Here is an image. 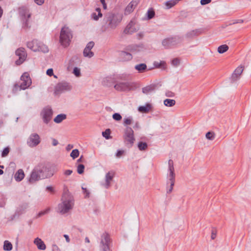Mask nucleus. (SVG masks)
<instances>
[{"instance_id": "7", "label": "nucleus", "mask_w": 251, "mask_h": 251, "mask_svg": "<svg viewBox=\"0 0 251 251\" xmlns=\"http://www.w3.org/2000/svg\"><path fill=\"white\" fill-rule=\"evenodd\" d=\"M124 140L125 143L128 147H131L134 144L135 138L134 136V131L131 127H127L125 130L124 134Z\"/></svg>"}, {"instance_id": "59", "label": "nucleus", "mask_w": 251, "mask_h": 251, "mask_svg": "<svg viewBox=\"0 0 251 251\" xmlns=\"http://www.w3.org/2000/svg\"><path fill=\"white\" fill-rule=\"evenodd\" d=\"M47 212V210L46 211H42V212H40V213H39L38 214V216L40 217V216H41L44 214H45Z\"/></svg>"}, {"instance_id": "15", "label": "nucleus", "mask_w": 251, "mask_h": 251, "mask_svg": "<svg viewBox=\"0 0 251 251\" xmlns=\"http://www.w3.org/2000/svg\"><path fill=\"white\" fill-rule=\"evenodd\" d=\"M139 29L138 27L136 25L134 20H132L127 25L124 32L126 34H132L136 32Z\"/></svg>"}, {"instance_id": "10", "label": "nucleus", "mask_w": 251, "mask_h": 251, "mask_svg": "<svg viewBox=\"0 0 251 251\" xmlns=\"http://www.w3.org/2000/svg\"><path fill=\"white\" fill-rule=\"evenodd\" d=\"M71 85L67 82H63L57 84L54 88V93L56 95L59 94L65 91H68L72 89Z\"/></svg>"}, {"instance_id": "55", "label": "nucleus", "mask_w": 251, "mask_h": 251, "mask_svg": "<svg viewBox=\"0 0 251 251\" xmlns=\"http://www.w3.org/2000/svg\"><path fill=\"white\" fill-rule=\"evenodd\" d=\"M34 1L38 5H41L44 2V0H34Z\"/></svg>"}, {"instance_id": "60", "label": "nucleus", "mask_w": 251, "mask_h": 251, "mask_svg": "<svg viewBox=\"0 0 251 251\" xmlns=\"http://www.w3.org/2000/svg\"><path fill=\"white\" fill-rule=\"evenodd\" d=\"M64 237H65L66 241L68 243L70 242V239L69 236L68 235L65 234L64 235Z\"/></svg>"}, {"instance_id": "1", "label": "nucleus", "mask_w": 251, "mask_h": 251, "mask_svg": "<svg viewBox=\"0 0 251 251\" xmlns=\"http://www.w3.org/2000/svg\"><path fill=\"white\" fill-rule=\"evenodd\" d=\"M168 169L167 174V181L166 186V193L167 194L172 193L175 183V173L174 166V162L172 159L168 161Z\"/></svg>"}, {"instance_id": "26", "label": "nucleus", "mask_w": 251, "mask_h": 251, "mask_svg": "<svg viewBox=\"0 0 251 251\" xmlns=\"http://www.w3.org/2000/svg\"><path fill=\"white\" fill-rule=\"evenodd\" d=\"M135 69L139 73H142L146 71L147 66L145 63H140L137 64L134 67Z\"/></svg>"}, {"instance_id": "43", "label": "nucleus", "mask_w": 251, "mask_h": 251, "mask_svg": "<svg viewBox=\"0 0 251 251\" xmlns=\"http://www.w3.org/2000/svg\"><path fill=\"white\" fill-rule=\"evenodd\" d=\"M205 136H206V138L207 139H209V140H213L214 139V138H215L214 133L213 132H208L206 134Z\"/></svg>"}, {"instance_id": "39", "label": "nucleus", "mask_w": 251, "mask_h": 251, "mask_svg": "<svg viewBox=\"0 0 251 251\" xmlns=\"http://www.w3.org/2000/svg\"><path fill=\"white\" fill-rule=\"evenodd\" d=\"M109 77L108 76L103 77L101 80V83L104 86H107L109 82Z\"/></svg>"}, {"instance_id": "21", "label": "nucleus", "mask_w": 251, "mask_h": 251, "mask_svg": "<svg viewBox=\"0 0 251 251\" xmlns=\"http://www.w3.org/2000/svg\"><path fill=\"white\" fill-rule=\"evenodd\" d=\"M33 243L36 246L37 249L40 250H45L46 246L41 239L37 237L34 239Z\"/></svg>"}, {"instance_id": "48", "label": "nucleus", "mask_w": 251, "mask_h": 251, "mask_svg": "<svg viewBox=\"0 0 251 251\" xmlns=\"http://www.w3.org/2000/svg\"><path fill=\"white\" fill-rule=\"evenodd\" d=\"M164 61H160V62H155L154 63V65L156 68H160L162 65H163L164 64Z\"/></svg>"}, {"instance_id": "46", "label": "nucleus", "mask_w": 251, "mask_h": 251, "mask_svg": "<svg viewBox=\"0 0 251 251\" xmlns=\"http://www.w3.org/2000/svg\"><path fill=\"white\" fill-rule=\"evenodd\" d=\"M9 152V148L8 147H6L4 149L2 152L1 156L2 157L6 156Z\"/></svg>"}, {"instance_id": "58", "label": "nucleus", "mask_w": 251, "mask_h": 251, "mask_svg": "<svg viewBox=\"0 0 251 251\" xmlns=\"http://www.w3.org/2000/svg\"><path fill=\"white\" fill-rule=\"evenodd\" d=\"M73 148V145H71V144H69L67 147H66V150L67 151H69L70 150H71L72 148Z\"/></svg>"}, {"instance_id": "51", "label": "nucleus", "mask_w": 251, "mask_h": 251, "mask_svg": "<svg viewBox=\"0 0 251 251\" xmlns=\"http://www.w3.org/2000/svg\"><path fill=\"white\" fill-rule=\"evenodd\" d=\"M211 1V0H201V5H205L209 3Z\"/></svg>"}, {"instance_id": "2", "label": "nucleus", "mask_w": 251, "mask_h": 251, "mask_svg": "<svg viewBox=\"0 0 251 251\" xmlns=\"http://www.w3.org/2000/svg\"><path fill=\"white\" fill-rule=\"evenodd\" d=\"M74 205L73 198L68 193H64L62 198V202L58 206V211L62 214L67 213L72 208Z\"/></svg>"}, {"instance_id": "3", "label": "nucleus", "mask_w": 251, "mask_h": 251, "mask_svg": "<svg viewBox=\"0 0 251 251\" xmlns=\"http://www.w3.org/2000/svg\"><path fill=\"white\" fill-rule=\"evenodd\" d=\"M73 37L71 30L67 26H63L61 30L59 42L62 46L67 47L70 45Z\"/></svg>"}, {"instance_id": "18", "label": "nucleus", "mask_w": 251, "mask_h": 251, "mask_svg": "<svg viewBox=\"0 0 251 251\" xmlns=\"http://www.w3.org/2000/svg\"><path fill=\"white\" fill-rule=\"evenodd\" d=\"M114 88L118 91H126L130 89L131 84L128 82H122L117 83Z\"/></svg>"}, {"instance_id": "57", "label": "nucleus", "mask_w": 251, "mask_h": 251, "mask_svg": "<svg viewBox=\"0 0 251 251\" xmlns=\"http://www.w3.org/2000/svg\"><path fill=\"white\" fill-rule=\"evenodd\" d=\"M100 0V2H101L102 5H103V8L104 9H106V3L105 2V0Z\"/></svg>"}, {"instance_id": "33", "label": "nucleus", "mask_w": 251, "mask_h": 251, "mask_svg": "<svg viewBox=\"0 0 251 251\" xmlns=\"http://www.w3.org/2000/svg\"><path fill=\"white\" fill-rule=\"evenodd\" d=\"M13 246L12 244L8 241H5L3 245V250L4 251H10L12 249Z\"/></svg>"}, {"instance_id": "23", "label": "nucleus", "mask_w": 251, "mask_h": 251, "mask_svg": "<svg viewBox=\"0 0 251 251\" xmlns=\"http://www.w3.org/2000/svg\"><path fill=\"white\" fill-rule=\"evenodd\" d=\"M122 19V15L120 13L113 14L111 17V26L112 25H115L119 23Z\"/></svg>"}, {"instance_id": "31", "label": "nucleus", "mask_w": 251, "mask_h": 251, "mask_svg": "<svg viewBox=\"0 0 251 251\" xmlns=\"http://www.w3.org/2000/svg\"><path fill=\"white\" fill-rule=\"evenodd\" d=\"M176 104V101L172 99H166L164 100V104L168 107H172Z\"/></svg>"}, {"instance_id": "27", "label": "nucleus", "mask_w": 251, "mask_h": 251, "mask_svg": "<svg viewBox=\"0 0 251 251\" xmlns=\"http://www.w3.org/2000/svg\"><path fill=\"white\" fill-rule=\"evenodd\" d=\"M66 115L64 114H60L56 116L54 118L53 121L55 123L59 124L62 122L65 119H66Z\"/></svg>"}, {"instance_id": "22", "label": "nucleus", "mask_w": 251, "mask_h": 251, "mask_svg": "<svg viewBox=\"0 0 251 251\" xmlns=\"http://www.w3.org/2000/svg\"><path fill=\"white\" fill-rule=\"evenodd\" d=\"M202 33V30L201 29H196L189 31L186 34V37L188 38H192L194 37L199 36Z\"/></svg>"}, {"instance_id": "8", "label": "nucleus", "mask_w": 251, "mask_h": 251, "mask_svg": "<svg viewBox=\"0 0 251 251\" xmlns=\"http://www.w3.org/2000/svg\"><path fill=\"white\" fill-rule=\"evenodd\" d=\"M181 42V39L178 36L171 37L164 39L162 42V46L166 49L172 48Z\"/></svg>"}, {"instance_id": "24", "label": "nucleus", "mask_w": 251, "mask_h": 251, "mask_svg": "<svg viewBox=\"0 0 251 251\" xmlns=\"http://www.w3.org/2000/svg\"><path fill=\"white\" fill-rule=\"evenodd\" d=\"M143 49V46L140 45H132L128 47V50L132 52H138L142 51Z\"/></svg>"}, {"instance_id": "9", "label": "nucleus", "mask_w": 251, "mask_h": 251, "mask_svg": "<svg viewBox=\"0 0 251 251\" xmlns=\"http://www.w3.org/2000/svg\"><path fill=\"white\" fill-rule=\"evenodd\" d=\"M42 174L43 170L41 167H37L35 168L31 174L29 179V182L31 183H33L39 180L40 179Z\"/></svg>"}, {"instance_id": "32", "label": "nucleus", "mask_w": 251, "mask_h": 251, "mask_svg": "<svg viewBox=\"0 0 251 251\" xmlns=\"http://www.w3.org/2000/svg\"><path fill=\"white\" fill-rule=\"evenodd\" d=\"M228 50V47L227 45L225 44L220 46L218 48V52L219 53H224Z\"/></svg>"}, {"instance_id": "13", "label": "nucleus", "mask_w": 251, "mask_h": 251, "mask_svg": "<svg viewBox=\"0 0 251 251\" xmlns=\"http://www.w3.org/2000/svg\"><path fill=\"white\" fill-rule=\"evenodd\" d=\"M40 143V138L37 133L31 134L27 140V145L30 147L37 146Z\"/></svg>"}, {"instance_id": "45", "label": "nucleus", "mask_w": 251, "mask_h": 251, "mask_svg": "<svg viewBox=\"0 0 251 251\" xmlns=\"http://www.w3.org/2000/svg\"><path fill=\"white\" fill-rule=\"evenodd\" d=\"M112 117L114 120L119 121L121 120L122 117L121 115L119 113H115L113 115Z\"/></svg>"}, {"instance_id": "12", "label": "nucleus", "mask_w": 251, "mask_h": 251, "mask_svg": "<svg viewBox=\"0 0 251 251\" xmlns=\"http://www.w3.org/2000/svg\"><path fill=\"white\" fill-rule=\"evenodd\" d=\"M110 236L108 233L103 234L101 237L100 247L103 251H109V250Z\"/></svg>"}, {"instance_id": "44", "label": "nucleus", "mask_w": 251, "mask_h": 251, "mask_svg": "<svg viewBox=\"0 0 251 251\" xmlns=\"http://www.w3.org/2000/svg\"><path fill=\"white\" fill-rule=\"evenodd\" d=\"M84 166L82 164H79L77 167V172L79 174H82L84 172Z\"/></svg>"}, {"instance_id": "62", "label": "nucleus", "mask_w": 251, "mask_h": 251, "mask_svg": "<svg viewBox=\"0 0 251 251\" xmlns=\"http://www.w3.org/2000/svg\"><path fill=\"white\" fill-rule=\"evenodd\" d=\"M211 237L212 239H214L216 237V234L214 233V232H212Z\"/></svg>"}, {"instance_id": "52", "label": "nucleus", "mask_w": 251, "mask_h": 251, "mask_svg": "<svg viewBox=\"0 0 251 251\" xmlns=\"http://www.w3.org/2000/svg\"><path fill=\"white\" fill-rule=\"evenodd\" d=\"M124 151H118L116 153V156L117 157H120L123 154Z\"/></svg>"}, {"instance_id": "17", "label": "nucleus", "mask_w": 251, "mask_h": 251, "mask_svg": "<svg viewBox=\"0 0 251 251\" xmlns=\"http://www.w3.org/2000/svg\"><path fill=\"white\" fill-rule=\"evenodd\" d=\"M140 0H132L126 7L125 14L128 15L133 11L134 9L139 3Z\"/></svg>"}, {"instance_id": "4", "label": "nucleus", "mask_w": 251, "mask_h": 251, "mask_svg": "<svg viewBox=\"0 0 251 251\" xmlns=\"http://www.w3.org/2000/svg\"><path fill=\"white\" fill-rule=\"evenodd\" d=\"M21 83L15 84L13 91L16 93L21 90H25L29 87L31 84V79L27 73H25L21 77Z\"/></svg>"}, {"instance_id": "38", "label": "nucleus", "mask_w": 251, "mask_h": 251, "mask_svg": "<svg viewBox=\"0 0 251 251\" xmlns=\"http://www.w3.org/2000/svg\"><path fill=\"white\" fill-rule=\"evenodd\" d=\"M96 10L98 12V16H97L96 13H93L92 16L94 20H97L99 19V17H101L102 16V14L100 12V8H96Z\"/></svg>"}, {"instance_id": "14", "label": "nucleus", "mask_w": 251, "mask_h": 251, "mask_svg": "<svg viewBox=\"0 0 251 251\" xmlns=\"http://www.w3.org/2000/svg\"><path fill=\"white\" fill-rule=\"evenodd\" d=\"M16 54L19 57V59L16 61L17 65L22 64L26 59L27 55L24 48H21L17 50Z\"/></svg>"}, {"instance_id": "40", "label": "nucleus", "mask_w": 251, "mask_h": 251, "mask_svg": "<svg viewBox=\"0 0 251 251\" xmlns=\"http://www.w3.org/2000/svg\"><path fill=\"white\" fill-rule=\"evenodd\" d=\"M102 135L106 139L110 138V129H106L104 131L102 132Z\"/></svg>"}, {"instance_id": "11", "label": "nucleus", "mask_w": 251, "mask_h": 251, "mask_svg": "<svg viewBox=\"0 0 251 251\" xmlns=\"http://www.w3.org/2000/svg\"><path fill=\"white\" fill-rule=\"evenodd\" d=\"M41 115L44 122L48 124L52 118V109L49 107H45L42 110Z\"/></svg>"}, {"instance_id": "63", "label": "nucleus", "mask_w": 251, "mask_h": 251, "mask_svg": "<svg viewBox=\"0 0 251 251\" xmlns=\"http://www.w3.org/2000/svg\"><path fill=\"white\" fill-rule=\"evenodd\" d=\"M3 13V10L1 8V6H0V18L2 16Z\"/></svg>"}, {"instance_id": "54", "label": "nucleus", "mask_w": 251, "mask_h": 251, "mask_svg": "<svg viewBox=\"0 0 251 251\" xmlns=\"http://www.w3.org/2000/svg\"><path fill=\"white\" fill-rule=\"evenodd\" d=\"M84 193L85 194V197H88L89 196V192L86 189V188H84L83 187L82 188Z\"/></svg>"}, {"instance_id": "47", "label": "nucleus", "mask_w": 251, "mask_h": 251, "mask_svg": "<svg viewBox=\"0 0 251 251\" xmlns=\"http://www.w3.org/2000/svg\"><path fill=\"white\" fill-rule=\"evenodd\" d=\"M74 74L77 77H79L80 75V70L79 68L75 67L73 70Z\"/></svg>"}, {"instance_id": "64", "label": "nucleus", "mask_w": 251, "mask_h": 251, "mask_svg": "<svg viewBox=\"0 0 251 251\" xmlns=\"http://www.w3.org/2000/svg\"><path fill=\"white\" fill-rule=\"evenodd\" d=\"M85 241L86 243H90V240L88 237H86L85 239Z\"/></svg>"}, {"instance_id": "42", "label": "nucleus", "mask_w": 251, "mask_h": 251, "mask_svg": "<svg viewBox=\"0 0 251 251\" xmlns=\"http://www.w3.org/2000/svg\"><path fill=\"white\" fill-rule=\"evenodd\" d=\"M155 15L154 11L152 9H149L147 12V16L148 19H152Z\"/></svg>"}, {"instance_id": "19", "label": "nucleus", "mask_w": 251, "mask_h": 251, "mask_svg": "<svg viewBox=\"0 0 251 251\" xmlns=\"http://www.w3.org/2000/svg\"><path fill=\"white\" fill-rule=\"evenodd\" d=\"M119 58L120 61L123 62L129 61L132 60V54L126 51H121L119 54Z\"/></svg>"}, {"instance_id": "41", "label": "nucleus", "mask_w": 251, "mask_h": 251, "mask_svg": "<svg viewBox=\"0 0 251 251\" xmlns=\"http://www.w3.org/2000/svg\"><path fill=\"white\" fill-rule=\"evenodd\" d=\"M180 63V60L178 58H174L172 61V65L174 67L178 66Z\"/></svg>"}, {"instance_id": "56", "label": "nucleus", "mask_w": 251, "mask_h": 251, "mask_svg": "<svg viewBox=\"0 0 251 251\" xmlns=\"http://www.w3.org/2000/svg\"><path fill=\"white\" fill-rule=\"evenodd\" d=\"M58 144V142L57 140L55 139H52V145L54 146H56Z\"/></svg>"}, {"instance_id": "37", "label": "nucleus", "mask_w": 251, "mask_h": 251, "mask_svg": "<svg viewBox=\"0 0 251 251\" xmlns=\"http://www.w3.org/2000/svg\"><path fill=\"white\" fill-rule=\"evenodd\" d=\"M79 154V151L77 149L73 150L72 152L70 154V156L73 158V159H75L77 158Z\"/></svg>"}, {"instance_id": "34", "label": "nucleus", "mask_w": 251, "mask_h": 251, "mask_svg": "<svg viewBox=\"0 0 251 251\" xmlns=\"http://www.w3.org/2000/svg\"><path fill=\"white\" fill-rule=\"evenodd\" d=\"M176 4L175 0H170L165 2V5L166 6V9H167L171 8Z\"/></svg>"}, {"instance_id": "61", "label": "nucleus", "mask_w": 251, "mask_h": 251, "mask_svg": "<svg viewBox=\"0 0 251 251\" xmlns=\"http://www.w3.org/2000/svg\"><path fill=\"white\" fill-rule=\"evenodd\" d=\"M139 125L138 123L136 122L134 126V128H139Z\"/></svg>"}, {"instance_id": "53", "label": "nucleus", "mask_w": 251, "mask_h": 251, "mask_svg": "<svg viewBox=\"0 0 251 251\" xmlns=\"http://www.w3.org/2000/svg\"><path fill=\"white\" fill-rule=\"evenodd\" d=\"M166 95L168 97H173L174 96V93L171 91H168L166 92Z\"/></svg>"}, {"instance_id": "25", "label": "nucleus", "mask_w": 251, "mask_h": 251, "mask_svg": "<svg viewBox=\"0 0 251 251\" xmlns=\"http://www.w3.org/2000/svg\"><path fill=\"white\" fill-rule=\"evenodd\" d=\"M24 177L25 174L22 169L18 170L14 175V178L18 182L21 181Z\"/></svg>"}, {"instance_id": "6", "label": "nucleus", "mask_w": 251, "mask_h": 251, "mask_svg": "<svg viewBox=\"0 0 251 251\" xmlns=\"http://www.w3.org/2000/svg\"><path fill=\"white\" fill-rule=\"evenodd\" d=\"M19 12L23 22V26L24 28L30 27L29 18L31 13L28 9L25 7H22L19 9Z\"/></svg>"}, {"instance_id": "5", "label": "nucleus", "mask_w": 251, "mask_h": 251, "mask_svg": "<svg viewBox=\"0 0 251 251\" xmlns=\"http://www.w3.org/2000/svg\"><path fill=\"white\" fill-rule=\"evenodd\" d=\"M27 46L33 51L47 52L49 50L47 46L37 40H33L30 42H28L27 44Z\"/></svg>"}, {"instance_id": "36", "label": "nucleus", "mask_w": 251, "mask_h": 251, "mask_svg": "<svg viewBox=\"0 0 251 251\" xmlns=\"http://www.w3.org/2000/svg\"><path fill=\"white\" fill-rule=\"evenodd\" d=\"M133 122V119L131 117L125 118L124 119V125L125 126L130 125Z\"/></svg>"}, {"instance_id": "29", "label": "nucleus", "mask_w": 251, "mask_h": 251, "mask_svg": "<svg viewBox=\"0 0 251 251\" xmlns=\"http://www.w3.org/2000/svg\"><path fill=\"white\" fill-rule=\"evenodd\" d=\"M151 108V105L148 104L145 106H141L139 107L138 110L140 112L147 113L150 111Z\"/></svg>"}, {"instance_id": "50", "label": "nucleus", "mask_w": 251, "mask_h": 251, "mask_svg": "<svg viewBox=\"0 0 251 251\" xmlns=\"http://www.w3.org/2000/svg\"><path fill=\"white\" fill-rule=\"evenodd\" d=\"M47 75H49V76H52L53 75V69H49L48 70H47Z\"/></svg>"}, {"instance_id": "16", "label": "nucleus", "mask_w": 251, "mask_h": 251, "mask_svg": "<svg viewBox=\"0 0 251 251\" xmlns=\"http://www.w3.org/2000/svg\"><path fill=\"white\" fill-rule=\"evenodd\" d=\"M94 42L93 41L87 44L83 51V55L85 57L91 58L94 56V52L91 51V50L94 47Z\"/></svg>"}, {"instance_id": "28", "label": "nucleus", "mask_w": 251, "mask_h": 251, "mask_svg": "<svg viewBox=\"0 0 251 251\" xmlns=\"http://www.w3.org/2000/svg\"><path fill=\"white\" fill-rule=\"evenodd\" d=\"M110 183V173H107L106 175L104 180L102 182V185L105 188H108Z\"/></svg>"}, {"instance_id": "49", "label": "nucleus", "mask_w": 251, "mask_h": 251, "mask_svg": "<svg viewBox=\"0 0 251 251\" xmlns=\"http://www.w3.org/2000/svg\"><path fill=\"white\" fill-rule=\"evenodd\" d=\"M73 173V171L71 170H64L63 172V174L66 176H69L71 175Z\"/></svg>"}, {"instance_id": "30", "label": "nucleus", "mask_w": 251, "mask_h": 251, "mask_svg": "<svg viewBox=\"0 0 251 251\" xmlns=\"http://www.w3.org/2000/svg\"><path fill=\"white\" fill-rule=\"evenodd\" d=\"M155 89V86L153 85H149L145 87H144L142 89V92L145 94H148L151 92H152L154 91Z\"/></svg>"}, {"instance_id": "35", "label": "nucleus", "mask_w": 251, "mask_h": 251, "mask_svg": "<svg viewBox=\"0 0 251 251\" xmlns=\"http://www.w3.org/2000/svg\"><path fill=\"white\" fill-rule=\"evenodd\" d=\"M138 147L140 151H145L148 147L147 144L145 142H140L138 144Z\"/></svg>"}, {"instance_id": "20", "label": "nucleus", "mask_w": 251, "mask_h": 251, "mask_svg": "<svg viewBox=\"0 0 251 251\" xmlns=\"http://www.w3.org/2000/svg\"><path fill=\"white\" fill-rule=\"evenodd\" d=\"M244 68L242 66L238 67L234 71L231 76V79L232 81H235L238 80L243 73Z\"/></svg>"}]
</instances>
